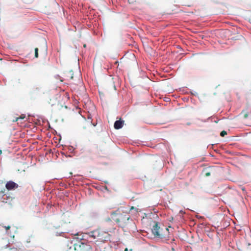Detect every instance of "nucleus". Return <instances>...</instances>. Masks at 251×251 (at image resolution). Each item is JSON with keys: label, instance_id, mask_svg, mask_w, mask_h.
Returning a JSON list of instances; mask_svg holds the SVG:
<instances>
[{"label": "nucleus", "instance_id": "1", "mask_svg": "<svg viewBox=\"0 0 251 251\" xmlns=\"http://www.w3.org/2000/svg\"><path fill=\"white\" fill-rule=\"evenodd\" d=\"M110 239V234L108 232L100 229L85 233L82 236V240L88 243L95 244L97 246L105 242Z\"/></svg>", "mask_w": 251, "mask_h": 251}, {"label": "nucleus", "instance_id": "2", "mask_svg": "<svg viewBox=\"0 0 251 251\" xmlns=\"http://www.w3.org/2000/svg\"><path fill=\"white\" fill-rule=\"evenodd\" d=\"M111 218L121 227H124L127 226L128 221L130 219V216L127 213H121L118 210L111 213Z\"/></svg>", "mask_w": 251, "mask_h": 251}, {"label": "nucleus", "instance_id": "3", "mask_svg": "<svg viewBox=\"0 0 251 251\" xmlns=\"http://www.w3.org/2000/svg\"><path fill=\"white\" fill-rule=\"evenodd\" d=\"M151 232L154 237L160 239L168 237L169 233L168 228L164 226L160 227L157 222H154Z\"/></svg>", "mask_w": 251, "mask_h": 251}, {"label": "nucleus", "instance_id": "4", "mask_svg": "<svg viewBox=\"0 0 251 251\" xmlns=\"http://www.w3.org/2000/svg\"><path fill=\"white\" fill-rule=\"evenodd\" d=\"M75 250L77 251H92V248L86 241L82 240L79 244L75 246Z\"/></svg>", "mask_w": 251, "mask_h": 251}, {"label": "nucleus", "instance_id": "5", "mask_svg": "<svg viewBox=\"0 0 251 251\" xmlns=\"http://www.w3.org/2000/svg\"><path fill=\"white\" fill-rule=\"evenodd\" d=\"M5 191V187L2 185H0V201L4 203H7L8 200L11 199L10 196L6 195Z\"/></svg>", "mask_w": 251, "mask_h": 251}, {"label": "nucleus", "instance_id": "6", "mask_svg": "<svg viewBox=\"0 0 251 251\" xmlns=\"http://www.w3.org/2000/svg\"><path fill=\"white\" fill-rule=\"evenodd\" d=\"M18 184L12 181H7L5 184V188L8 191L13 190L18 187Z\"/></svg>", "mask_w": 251, "mask_h": 251}, {"label": "nucleus", "instance_id": "7", "mask_svg": "<svg viewBox=\"0 0 251 251\" xmlns=\"http://www.w3.org/2000/svg\"><path fill=\"white\" fill-rule=\"evenodd\" d=\"M73 75L72 71H66L63 73V76L66 80H71L73 78Z\"/></svg>", "mask_w": 251, "mask_h": 251}, {"label": "nucleus", "instance_id": "8", "mask_svg": "<svg viewBox=\"0 0 251 251\" xmlns=\"http://www.w3.org/2000/svg\"><path fill=\"white\" fill-rule=\"evenodd\" d=\"M124 121L121 120L116 121L114 125V127L116 129L121 128L124 125Z\"/></svg>", "mask_w": 251, "mask_h": 251}, {"label": "nucleus", "instance_id": "9", "mask_svg": "<svg viewBox=\"0 0 251 251\" xmlns=\"http://www.w3.org/2000/svg\"><path fill=\"white\" fill-rule=\"evenodd\" d=\"M25 118V115L22 114L19 117L17 118L16 121H18L20 119H24Z\"/></svg>", "mask_w": 251, "mask_h": 251}, {"label": "nucleus", "instance_id": "10", "mask_svg": "<svg viewBox=\"0 0 251 251\" xmlns=\"http://www.w3.org/2000/svg\"><path fill=\"white\" fill-rule=\"evenodd\" d=\"M38 48L35 49V57L37 58L38 57Z\"/></svg>", "mask_w": 251, "mask_h": 251}, {"label": "nucleus", "instance_id": "11", "mask_svg": "<svg viewBox=\"0 0 251 251\" xmlns=\"http://www.w3.org/2000/svg\"><path fill=\"white\" fill-rule=\"evenodd\" d=\"M227 134V133L226 131L225 130H223L222 131L221 133H220V135L222 136V137H224Z\"/></svg>", "mask_w": 251, "mask_h": 251}, {"label": "nucleus", "instance_id": "12", "mask_svg": "<svg viewBox=\"0 0 251 251\" xmlns=\"http://www.w3.org/2000/svg\"><path fill=\"white\" fill-rule=\"evenodd\" d=\"M205 176H210V172H207L206 173Z\"/></svg>", "mask_w": 251, "mask_h": 251}, {"label": "nucleus", "instance_id": "13", "mask_svg": "<svg viewBox=\"0 0 251 251\" xmlns=\"http://www.w3.org/2000/svg\"><path fill=\"white\" fill-rule=\"evenodd\" d=\"M248 117V113H245V115H244V117L245 118H247Z\"/></svg>", "mask_w": 251, "mask_h": 251}, {"label": "nucleus", "instance_id": "14", "mask_svg": "<svg viewBox=\"0 0 251 251\" xmlns=\"http://www.w3.org/2000/svg\"><path fill=\"white\" fill-rule=\"evenodd\" d=\"M10 228V226H8L7 227H6V229H8Z\"/></svg>", "mask_w": 251, "mask_h": 251}, {"label": "nucleus", "instance_id": "15", "mask_svg": "<svg viewBox=\"0 0 251 251\" xmlns=\"http://www.w3.org/2000/svg\"><path fill=\"white\" fill-rule=\"evenodd\" d=\"M125 251H128V249L127 248H126L125 249Z\"/></svg>", "mask_w": 251, "mask_h": 251}, {"label": "nucleus", "instance_id": "16", "mask_svg": "<svg viewBox=\"0 0 251 251\" xmlns=\"http://www.w3.org/2000/svg\"><path fill=\"white\" fill-rule=\"evenodd\" d=\"M88 119H91L90 117L88 116Z\"/></svg>", "mask_w": 251, "mask_h": 251}, {"label": "nucleus", "instance_id": "17", "mask_svg": "<svg viewBox=\"0 0 251 251\" xmlns=\"http://www.w3.org/2000/svg\"><path fill=\"white\" fill-rule=\"evenodd\" d=\"M133 209V207H131L130 208V209Z\"/></svg>", "mask_w": 251, "mask_h": 251}]
</instances>
